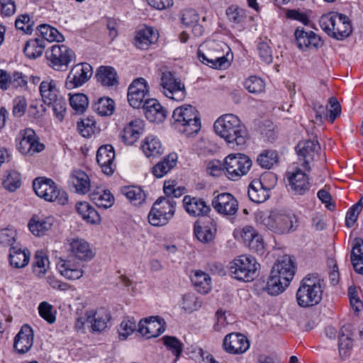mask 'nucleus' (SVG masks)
I'll use <instances>...</instances> for the list:
<instances>
[{"label": "nucleus", "mask_w": 363, "mask_h": 363, "mask_svg": "<svg viewBox=\"0 0 363 363\" xmlns=\"http://www.w3.org/2000/svg\"><path fill=\"white\" fill-rule=\"evenodd\" d=\"M214 130L232 149L240 150L247 143L248 133L240 118L232 113L220 116L214 123Z\"/></svg>", "instance_id": "obj_1"}, {"label": "nucleus", "mask_w": 363, "mask_h": 363, "mask_svg": "<svg viewBox=\"0 0 363 363\" xmlns=\"http://www.w3.org/2000/svg\"><path fill=\"white\" fill-rule=\"evenodd\" d=\"M171 123L177 131L186 136L197 133L201 126L199 113L191 105H184L175 108Z\"/></svg>", "instance_id": "obj_2"}, {"label": "nucleus", "mask_w": 363, "mask_h": 363, "mask_svg": "<svg viewBox=\"0 0 363 363\" xmlns=\"http://www.w3.org/2000/svg\"><path fill=\"white\" fill-rule=\"evenodd\" d=\"M322 281L317 274L306 275L300 283L296 291V301L299 306L307 308L318 304L322 300Z\"/></svg>", "instance_id": "obj_3"}, {"label": "nucleus", "mask_w": 363, "mask_h": 363, "mask_svg": "<svg viewBox=\"0 0 363 363\" xmlns=\"http://www.w3.org/2000/svg\"><path fill=\"white\" fill-rule=\"evenodd\" d=\"M159 75L160 91L166 97L177 101H181L186 97L185 85L174 72L162 67L160 69Z\"/></svg>", "instance_id": "obj_4"}, {"label": "nucleus", "mask_w": 363, "mask_h": 363, "mask_svg": "<svg viewBox=\"0 0 363 363\" xmlns=\"http://www.w3.org/2000/svg\"><path fill=\"white\" fill-rule=\"evenodd\" d=\"M33 188L36 195L46 201L56 202L62 206L68 201L67 193L51 179L36 178L33 182Z\"/></svg>", "instance_id": "obj_5"}, {"label": "nucleus", "mask_w": 363, "mask_h": 363, "mask_svg": "<svg viewBox=\"0 0 363 363\" xmlns=\"http://www.w3.org/2000/svg\"><path fill=\"white\" fill-rule=\"evenodd\" d=\"M259 264L251 256L241 255L230 264V272L238 280L249 282L258 275Z\"/></svg>", "instance_id": "obj_6"}, {"label": "nucleus", "mask_w": 363, "mask_h": 363, "mask_svg": "<svg viewBox=\"0 0 363 363\" xmlns=\"http://www.w3.org/2000/svg\"><path fill=\"white\" fill-rule=\"evenodd\" d=\"M175 208L176 201L173 198H158L148 214L149 223L154 226L166 225L173 217Z\"/></svg>", "instance_id": "obj_7"}, {"label": "nucleus", "mask_w": 363, "mask_h": 363, "mask_svg": "<svg viewBox=\"0 0 363 363\" xmlns=\"http://www.w3.org/2000/svg\"><path fill=\"white\" fill-rule=\"evenodd\" d=\"M49 65L55 70H66L69 63L74 60V52L65 45H54L45 51Z\"/></svg>", "instance_id": "obj_8"}, {"label": "nucleus", "mask_w": 363, "mask_h": 363, "mask_svg": "<svg viewBox=\"0 0 363 363\" xmlns=\"http://www.w3.org/2000/svg\"><path fill=\"white\" fill-rule=\"evenodd\" d=\"M252 166L250 159L243 154H230L225 159L224 169L229 179L236 181L246 174Z\"/></svg>", "instance_id": "obj_9"}, {"label": "nucleus", "mask_w": 363, "mask_h": 363, "mask_svg": "<svg viewBox=\"0 0 363 363\" xmlns=\"http://www.w3.org/2000/svg\"><path fill=\"white\" fill-rule=\"evenodd\" d=\"M262 223L274 233L283 234L289 232L293 228L294 220L296 217L294 214H287L280 211H272L269 215H263L261 217Z\"/></svg>", "instance_id": "obj_10"}, {"label": "nucleus", "mask_w": 363, "mask_h": 363, "mask_svg": "<svg viewBox=\"0 0 363 363\" xmlns=\"http://www.w3.org/2000/svg\"><path fill=\"white\" fill-rule=\"evenodd\" d=\"M18 136V150L22 155L32 156L45 149V145L40 142L35 130L31 128L21 130Z\"/></svg>", "instance_id": "obj_11"}, {"label": "nucleus", "mask_w": 363, "mask_h": 363, "mask_svg": "<svg viewBox=\"0 0 363 363\" xmlns=\"http://www.w3.org/2000/svg\"><path fill=\"white\" fill-rule=\"evenodd\" d=\"M149 99V90L143 78L135 79L128 87V100L134 108H141Z\"/></svg>", "instance_id": "obj_12"}, {"label": "nucleus", "mask_w": 363, "mask_h": 363, "mask_svg": "<svg viewBox=\"0 0 363 363\" xmlns=\"http://www.w3.org/2000/svg\"><path fill=\"white\" fill-rule=\"evenodd\" d=\"M93 73L92 67L88 63H79L72 67L65 81V87L73 89L85 84Z\"/></svg>", "instance_id": "obj_13"}, {"label": "nucleus", "mask_w": 363, "mask_h": 363, "mask_svg": "<svg viewBox=\"0 0 363 363\" xmlns=\"http://www.w3.org/2000/svg\"><path fill=\"white\" fill-rule=\"evenodd\" d=\"M320 146L317 140H307L300 142L296 147V150L299 157L301 166L308 172L311 168L309 163L314 160L315 154L318 155Z\"/></svg>", "instance_id": "obj_14"}, {"label": "nucleus", "mask_w": 363, "mask_h": 363, "mask_svg": "<svg viewBox=\"0 0 363 363\" xmlns=\"http://www.w3.org/2000/svg\"><path fill=\"white\" fill-rule=\"evenodd\" d=\"M67 243L70 255L79 260L89 261L94 257V252L91 249L89 242L82 238H68Z\"/></svg>", "instance_id": "obj_15"}, {"label": "nucleus", "mask_w": 363, "mask_h": 363, "mask_svg": "<svg viewBox=\"0 0 363 363\" xmlns=\"http://www.w3.org/2000/svg\"><path fill=\"white\" fill-rule=\"evenodd\" d=\"M138 325V332L147 339L159 336L165 330V322L159 316H150L141 320Z\"/></svg>", "instance_id": "obj_16"}, {"label": "nucleus", "mask_w": 363, "mask_h": 363, "mask_svg": "<svg viewBox=\"0 0 363 363\" xmlns=\"http://www.w3.org/2000/svg\"><path fill=\"white\" fill-rule=\"evenodd\" d=\"M250 341L241 333H232L227 335L223 342L224 350L233 354L245 353L250 348Z\"/></svg>", "instance_id": "obj_17"}, {"label": "nucleus", "mask_w": 363, "mask_h": 363, "mask_svg": "<svg viewBox=\"0 0 363 363\" xmlns=\"http://www.w3.org/2000/svg\"><path fill=\"white\" fill-rule=\"evenodd\" d=\"M211 204L219 213L225 216L235 215L238 210V203L229 193H223L215 197Z\"/></svg>", "instance_id": "obj_18"}, {"label": "nucleus", "mask_w": 363, "mask_h": 363, "mask_svg": "<svg viewBox=\"0 0 363 363\" xmlns=\"http://www.w3.org/2000/svg\"><path fill=\"white\" fill-rule=\"evenodd\" d=\"M271 272L282 278L284 284H289L295 274V268L291 257L286 255L279 258Z\"/></svg>", "instance_id": "obj_19"}, {"label": "nucleus", "mask_w": 363, "mask_h": 363, "mask_svg": "<svg viewBox=\"0 0 363 363\" xmlns=\"http://www.w3.org/2000/svg\"><path fill=\"white\" fill-rule=\"evenodd\" d=\"M115 159V151L112 145H105L101 146L96 152V161L101 167L103 172L106 175L113 173V160Z\"/></svg>", "instance_id": "obj_20"}, {"label": "nucleus", "mask_w": 363, "mask_h": 363, "mask_svg": "<svg viewBox=\"0 0 363 363\" xmlns=\"http://www.w3.org/2000/svg\"><path fill=\"white\" fill-rule=\"evenodd\" d=\"M110 320L111 315L105 308L86 312V323L90 324L91 330L93 332L104 331L108 327Z\"/></svg>", "instance_id": "obj_21"}, {"label": "nucleus", "mask_w": 363, "mask_h": 363, "mask_svg": "<svg viewBox=\"0 0 363 363\" xmlns=\"http://www.w3.org/2000/svg\"><path fill=\"white\" fill-rule=\"evenodd\" d=\"M216 232V225L210 219L206 221H196L194 224V234L202 243L208 244L213 242Z\"/></svg>", "instance_id": "obj_22"}, {"label": "nucleus", "mask_w": 363, "mask_h": 363, "mask_svg": "<svg viewBox=\"0 0 363 363\" xmlns=\"http://www.w3.org/2000/svg\"><path fill=\"white\" fill-rule=\"evenodd\" d=\"M296 42L300 50L306 48H318L321 47L323 42L319 36L313 31H305L298 28L294 33Z\"/></svg>", "instance_id": "obj_23"}, {"label": "nucleus", "mask_w": 363, "mask_h": 363, "mask_svg": "<svg viewBox=\"0 0 363 363\" xmlns=\"http://www.w3.org/2000/svg\"><path fill=\"white\" fill-rule=\"evenodd\" d=\"M33 344L32 328L24 325L14 338L13 347L19 354H25L30 350Z\"/></svg>", "instance_id": "obj_24"}, {"label": "nucleus", "mask_w": 363, "mask_h": 363, "mask_svg": "<svg viewBox=\"0 0 363 363\" xmlns=\"http://www.w3.org/2000/svg\"><path fill=\"white\" fill-rule=\"evenodd\" d=\"M146 118L152 123H160L167 116L166 110L155 99H149L141 107Z\"/></svg>", "instance_id": "obj_25"}, {"label": "nucleus", "mask_w": 363, "mask_h": 363, "mask_svg": "<svg viewBox=\"0 0 363 363\" xmlns=\"http://www.w3.org/2000/svg\"><path fill=\"white\" fill-rule=\"evenodd\" d=\"M183 204L186 211L194 217L205 216L211 210L210 206L203 199L190 196L184 197Z\"/></svg>", "instance_id": "obj_26"}, {"label": "nucleus", "mask_w": 363, "mask_h": 363, "mask_svg": "<svg viewBox=\"0 0 363 363\" xmlns=\"http://www.w3.org/2000/svg\"><path fill=\"white\" fill-rule=\"evenodd\" d=\"M289 184L295 194H304L310 187L309 179L307 174L300 168H297L289 177Z\"/></svg>", "instance_id": "obj_27"}, {"label": "nucleus", "mask_w": 363, "mask_h": 363, "mask_svg": "<svg viewBox=\"0 0 363 363\" xmlns=\"http://www.w3.org/2000/svg\"><path fill=\"white\" fill-rule=\"evenodd\" d=\"M29 259V251L26 249H22L18 243L9 248V260L13 267H25L28 264Z\"/></svg>", "instance_id": "obj_28"}, {"label": "nucleus", "mask_w": 363, "mask_h": 363, "mask_svg": "<svg viewBox=\"0 0 363 363\" xmlns=\"http://www.w3.org/2000/svg\"><path fill=\"white\" fill-rule=\"evenodd\" d=\"M54 222L55 218L52 216L45 218L34 216L30 220L28 228L33 235L42 236L52 228Z\"/></svg>", "instance_id": "obj_29"}, {"label": "nucleus", "mask_w": 363, "mask_h": 363, "mask_svg": "<svg viewBox=\"0 0 363 363\" xmlns=\"http://www.w3.org/2000/svg\"><path fill=\"white\" fill-rule=\"evenodd\" d=\"M57 267L60 274L67 279H79L84 274V271L80 265L76 264L70 260H60Z\"/></svg>", "instance_id": "obj_30"}, {"label": "nucleus", "mask_w": 363, "mask_h": 363, "mask_svg": "<svg viewBox=\"0 0 363 363\" xmlns=\"http://www.w3.org/2000/svg\"><path fill=\"white\" fill-rule=\"evenodd\" d=\"M350 325H343L339 333V352L342 359L349 355V352L352 347V332Z\"/></svg>", "instance_id": "obj_31"}, {"label": "nucleus", "mask_w": 363, "mask_h": 363, "mask_svg": "<svg viewBox=\"0 0 363 363\" xmlns=\"http://www.w3.org/2000/svg\"><path fill=\"white\" fill-rule=\"evenodd\" d=\"M352 31V26L348 18L345 15L337 13L335 26L330 36L337 40H342L348 37Z\"/></svg>", "instance_id": "obj_32"}, {"label": "nucleus", "mask_w": 363, "mask_h": 363, "mask_svg": "<svg viewBox=\"0 0 363 363\" xmlns=\"http://www.w3.org/2000/svg\"><path fill=\"white\" fill-rule=\"evenodd\" d=\"M39 90L43 102L48 106L62 96L59 94L53 80L43 81L40 84Z\"/></svg>", "instance_id": "obj_33"}, {"label": "nucleus", "mask_w": 363, "mask_h": 363, "mask_svg": "<svg viewBox=\"0 0 363 363\" xmlns=\"http://www.w3.org/2000/svg\"><path fill=\"white\" fill-rule=\"evenodd\" d=\"M177 155L170 153L161 161L157 162L152 169V172L157 178H162L173 169L177 162Z\"/></svg>", "instance_id": "obj_34"}, {"label": "nucleus", "mask_w": 363, "mask_h": 363, "mask_svg": "<svg viewBox=\"0 0 363 363\" xmlns=\"http://www.w3.org/2000/svg\"><path fill=\"white\" fill-rule=\"evenodd\" d=\"M207 48L206 45H201L197 51V56L199 60L203 63L214 69H222L226 67V60L217 56H213V52L208 51L204 53L203 50Z\"/></svg>", "instance_id": "obj_35"}, {"label": "nucleus", "mask_w": 363, "mask_h": 363, "mask_svg": "<svg viewBox=\"0 0 363 363\" xmlns=\"http://www.w3.org/2000/svg\"><path fill=\"white\" fill-rule=\"evenodd\" d=\"M248 196L255 203H262L269 198V189L260 180H253L248 188Z\"/></svg>", "instance_id": "obj_36"}, {"label": "nucleus", "mask_w": 363, "mask_h": 363, "mask_svg": "<svg viewBox=\"0 0 363 363\" xmlns=\"http://www.w3.org/2000/svg\"><path fill=\"white\" fill-rule=\"evenodd\" d=\"M157 39V35L155 33L152 28L146 27L137 33L135 37V45L140 49L145 50Z\"/></svg>", "instance_id": "obj_37"}, {"label": "nucleus", "mask_w": 363, "mask_h": 363, "mask_svg": "<svg viewBox=\"0 0 363 363\" xmlns=\"http://www.w3.org/2000/svg\"><path fill=\"white\" fill-rule=\"evenodd\" d=\"M91 200L99 208H108L114 203V197L108 190L98 188L90 194Z\"/></svg>", "instance_id": "obj_38"}, {"label": "nucleus", "mask_w": 363, "mask_h": 363, "mask_svg": "<svg viewBox=\"0 0 363 363\" xmlns=\"http://www.w3.org/2000/svg\"><path fill=\"white\" fill-rule=\"evenodd\" d=\"M77 193L84 194L90 189V180L88 175L83 171L79 170L74 172L69 180Z\"/></svg>", "instance_id": "obj_39"}, {"label": "nucleus", "mask_w": 363, "mask_h": 363, "mask_svg": "<svg viewBox=\"0 0 363 363\" xmlns=\"http://www.w3.org/2000/svg\"><path fill=\"white\" fill-rule=\"evenodd\" d=\"M97 82L105 86H113L118 83L116 70L108 66H101L98 68L96 73Z\"/></svg>", "instance_id": "obj_40"}, {"label": "nucleus", "mask_w": 363, "mask_h": 363, "mask_svg": "<svg viewBox=\"0 0 363 363\" xmlns=\"http://www.w3.org/2000/svg\"><path fill=\"white\" fill-rule=\"evenodd\" d=\"M78 213L87 223L91 224L99 223L101 217L99 213L88 202H79L76 205Z\"/></svg>", "instance_id": "obj_41"}, {"label": "nucleus", "mask_w": 363, "mask_h": 363, "mask_svg": "<svg viewBox=\"0 0 363 363\" xmlns=\"http://www.w3.org/2000/svg\"><path fill=\"white\" fill-rule=\"evenodd\" d=\"M191 280L196 289L201 294H207L211 289L209 275L202 271H196L191 277Z\"/></svg>", "instance_id": "obj_42"}, {"label": "nucleus", "mask_w": 363, "mask_h": 363, "mask_svg": "<svg viewBox=\"0 0 363 363\" xmlns=\"http://www.w3.org/2000/svg\"><path fill=\"white\" fill-rule=\"evenodd\" d=\"M351 262L354 270L363 274V240H356L351 252Z\"/></svg>", "instance_id": "obj_43"}, {"label": "nucleus", "mask_w": 363, "mask_h": 363, "mask_svg": "<svg viewBox=\"0 0 363 363\" xmlns=\"http://www.w3.org/2000/svg\"><path fill=\"white\" fill-rule=\"evenodd\" d=\"M142 149L147 157H156L163 153V148L160 140L154 136H148L142 145Z\"/></svg>", "instance_id": "obj_44"}, {"label": "nucleus", "mask_w": 363, "mask_h": 363, "mask_svg": "<svg viewBox=\"0 0 363 363\" xmlns=\"http://www.w3.org/2000/svg\"><path fill=\"white\" fill-rule=\"evenodd\" d=\"M289 284H284L282 278L275 274H272L271 272L268 281L264 287V290L269 295L277 296L280 293H282Z\"/></svg>", "instance_id": "obj_45"}, {"label": "nucleus", "mask_w": 363, "mask_h": 363, "mask_svg": "<svg viewBox=\"0 0 363 363\" xmlns=\"http://www.w3.org/2000/svg\"><path fill=\"white\" fill-rule=\"evenodd\" d=\"M206 47L208 49L209 52H213V56L220 57L224 58L226 60V67L230 65V60L229 56L230 55L231 58L233 54L230 53V48L223 42H211L206 45Z\"/></svg>", "instance_id": "obj_46"}, {"label": "nucleus", "mask_w": 363, "mask_h": 363, "mask_svg": "<svg viewBox=\"0 0 363 363\" xmlns=\"http://www.w3.org/2000/svg\"><path fill=\"white\" fill-rule=\"evenodd\" d=\"M123 194L135 206L142 204L146 198L144 191L139 186H125L123 189Z\"/></svg>", "instance_id": "obj_47"}, {"label": "nucleus", "mask_w": 363, "mask_h": 363, "mask_svg": "<svg viewBox=\"0 0 363 363\" xmlns=\"http://www.w3.org/2000/svg\"><path fill=\"white\" fill-rule=\"evenodd\" d=\"M92 108L100 116H111L113 113L115 103L110 98L101 97L93 104Z\"/></svg>", "instance_id": "obj_48"}, {"label": "nucleus", "mask_w": 363, "mask_h": 363, "mask_svg": "<svg viewBox=\"0 0 363 363\" xmlns=\"http://www.w3.org/2000/svg\"><path fill=\"white\" fill-rule=\"evenodd\" d=\"M43 40L38 38L27 41L23 48V52L30 59H35L40 56L45 48V45H43Z\"/></svg>", "instance_id": "obj_49"}, {"label": "nucleus", "mask_w": 363, "mask_h": 363, "mask_svg": "<svg viewBox=\"0 0 363 363\" xmlns=\"http://www.w3.org/2000/svg\"><path fill=\"white\" fill-rule=\"evenodd\" d=\"M48 268V258L42 252H38L34 257L33 263V273L38 277H42L45 274Z\"/></svg>", "instance_id": "obj_50"}, {"label": "nucleus", "mask_w": 363, "mask_h": 363, "mask_svg": "<svg viewBox=\"0 0 363 363\" xmlns=\"http://www.w3.org/2000/svg\"><path fill=\"white\" fill-rule=\"evenodd\" d=\"M42 37L50 42L57 41L62 42L65 38L62 33H60L55 28H53L48 24H42L38 27Z\"/></svg>", "instance_id": "obj_51"}, {"label": "nucleus", "mask_w": 363, "mask_h": 363, "mask_svg": "<svg viewBox=\"0 0 363 363\" xmlns=\"http://www.w3.org/2000/svg\"><path fill=\"white\" fill-rule=\"evenodd\" d=\"M278 162L277 153L274 150H265L259 155L257 162L263 168L270 169Z\"/></svg>", "instance_id": "obj_52"}, {"label": "nucleus", "mask_w": 363, "mask_h": 363, "mask_svg": "<svg viewBox=\"0 0 363 363\" xmlns=\"http://www.w3.org/2000/svg\"><path fill=\"white\" fill-rule=\"evenodd\" d=\"M244 86L250 93L257 94L264 90L265 83L261 78L251 76L245 81Z\"/></svg>", "instance_id": "obj_53"}, {"label": "nucleus", "mask_w": 363, "mask_h": 363, "mask_svg": "<svg viewBox=\"0 0 363 363\" xmlns=\"http://www.w3.org/2000/svg\"><path fill=\"white\" fill-rule=\"evenodd\" d=\"M69 104L72 108L77 113H82L89 105L87 96L84 94H75L69 97Z\"/></svg>", "instance_id": "obj_54"}, {"label": "nucleus", "mask_w": 363, "mask_h": 363, "mask_svg": "<svg viewBox=\"0 0 363 363\" xmlns=\"http://www.w3.org/2000/svg\"><path fill=\"white\" fill-rule=\"evenodd\" d=\"M337 16V13L331 12L323 15L319 20L320 28L330 36L334 30Z\"/></svg>", "instance_id": "obj_55"}, {"label": "nucleus", "mask_w": 363, "mask_h": 363, "mask_svg": "<svg viewBox=\"0 0 363 363\" xmlns=\"http://www.w3.org/2000/svg\"><path fill=\"white\" fill-rule=\"evenodd\" d=\"M3 185L9 191H15L21 186V174L16 171L9 172L3 182Z\"/></svg>", "instance_id": "obj_56"}, {"label": "nucleus", "mask_w": 363, "mask_h": 363, "mask_svg": "<svg viewBox=\"0 0 363 363\" xmlns=\"http://www.w3.org/2000/svg\"><path fill=\"white\" fill-rule=\"evenodd\" d=\"M94 125L95 121L92 118H84L77 122V130L84 138H89L94 133Z\"/></svg>", "instance_id": "obj_57"}, {"label": "nucleus", "mask_w": 363, "mask_h": 363, "mask_svg": "<svg viewBox=\"0 0 363 363\" xmlns=\"http://www.w3.org/2000/svg\"><path fill=\"white\" fill-rule=\"evenodd\" d=\"M164 345L172 351V352L179 357L182 352V343L174 336H164L162 337Z\"/></svg>", "instance_id": "obj_58"}, {"label": "nucleus", "mask_w": 363, "mask_h": 363, "mask_svg": "<svg viewBox=\"0 0 363 363\" xmlns=\"http://www.w3.org/2000/svg\"><path fill=\"white\" fill-rule=\"evenodd\" d=\"M199 20V15L194 9L185 10L182 17V22L184 24L187 26H195L196 29L201 30L202 27L198 24Z\"/></svg>", "instance_id": "obj_59"}, {"label": "nucleus", "mask_w": 363, "mask_h": 363, "mask_svg": "<svg viewBox=\"0 0 363 363\" xmlns=\"http://www.w3.org/2000/svg\"><path fill=\"white\" fill-rule=\"evenodd\" d=\"M33 25V21H30L29 16L27 14L21 15L15 22L16 28L26 34L31 33Z\"/></svg>", "instance_id": "obj_60"}, {"label": "nucleus", "mask_w": 363, "mask_h": 363, "mask_svg": "<svg viewBox=\"0 0 363 363\" xmlns=\"http://www.w3.org/2000/svg\"><path fill=\"white\" fill-rule=\"evenodd\" d=\"M201 306L194 294H186L182 298V308L186 311L192 312Z\"/></svg>", "instance_id": "obj_61"}, {"label": "nucleus", "mask_w": 363, "mask_h": 363, "mask_svg": "<svg viewBox=\"0 0 363 363\" xmlns=\"http://www.w3.org/2000/svg\"><path fill=\"white\" fill-rule=\"evenodd\" d=\"M257 50L259 57L264 62L267 64L272 62L273 57L272 55V50L267 42H259L257 45Z\"/></svg>", "instance_id": "obj_62"}, {"label": "nucleus", "mask_w": 363, "mask_h": 363, "mask_svg": "<svg viewBox=\"0 0 363 363\" xmlns=\"http://www.w3.org/2000/svg\"><path fill=\"white\" fill-rule=\"evenodd\" d=\"M50 106H52V110L55 116L60 121H62L67 111V102L65 99L61 96L55 101V102L52 103Z\"/></svg>", "instance_id": "obj_63"}, {"label": "nucleus", "mask_w": 363, "mask_h": 363, "mask_svg": "<svg viewBox=\"0 0 363 363\" xmlns=\"http://www.w3.org/2000/svg\"><path fill=\"white\" fill-rule=\"evenodd\" d=\"M40 315L49 323L55 321V316L52 314V306L46 301L42 302L38 306Z\"/></svg>", "instance_id": "obj_64"}]
</instances>
